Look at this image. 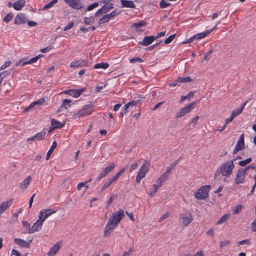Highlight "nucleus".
Wrapping results in <instances>:
<instances>
[{
  "label": "nucleus",
  "instance_id": "1",
  "mask_svg": "<svg viewBox=\"0 0 256 256\" xmlns=\"http://www.w3.org/2000/svg\"><path fill=\"white\" fill-rule=\"evenodd\" d=\"M124 218V212L122 210L114 212L108 220L107 225L104 230V236L108 237Z\"/></svg>",
  "mask_w": 256,
  "mask_h": 256
},
{
  "label": "nucleus",
  "instance_id": "2",
  "mask_svg": "<svg viewBox=\"0 0 256 256\" xmlns=\"http://www.w3.org/2000/svg\"><path fill=\"white\" fill-rule=\"evenodd\" d=\"M234 168V160L222 164L216 170L215 173V178H216L218 176L222 174L223 176H230Z\"/></svg>",
  "mask_w": 256,
  "mask_h": 256
},
{
  "label": "nucleus",
  "instance_id": "3",
  "mask_svg": "<svg viewBox=\"0 0 256 256\" xmlns=\"http://www.w3.org/2000/svg\"><path fill=\"white\" fill-rule=\"evenodd\" d=\"M210 186H202L198 188L194 194L195 198L198 200H204L208 196V193L210 190Z\"/></svg>",
  "mask_w": 256,
  "mask_h": 256
},
{
  "label": "nucleus",
  "instance_id": "4",
  "mask_svg": "<svg viewBox=\"0 0 256 256\" xmlns=\"http://www.w3.org/2000/svg\"><path fill=\"white\" fill-rule=\"evenodd\" d=\"M150 164L148 162H145L142 166L140 168L136 178V182L137 184H139L141 180L144 178L148 172Z\"/></svg>",
  "mask_w": 256,
  "mask_h": 256
},
{
  "label": "nucleus",
  "instance_id": "5",
  "mask_svg": "<svg viewBox=\"0 0 256 256\" xmlns=\"http://www.w3.org/2000/svg\"><path fill=\"white\" fill-rule=\"evenodd\" d=\"M197 102H194L184 108L180 109L179 111H178L176 115V118H182L186 114L190 113L192 110H194L196 106Z\"/></svg>",
  "mask_w": 256,
  "mask_h": 256
},
{
  "label": "nucleus",
  "instance_id": "6",
  "mask_svg": "<svg viewBox=\"0 0 256 256\" xmlns=\"http://www.w3.org/2000/svg\"><path fill=\"white\" fill-rule=\"evenodd\" d=\"M94 105L92 102H90L88 104L85 106L81 110H79L77 115L80 118L90 115L94 111Z\"/></svg>",
  "mask_w": 256,
  "mask_h": 256
},
{
  "label": "nucleus",
  "instance_id": "7",
  "mask_svg": "<svg viewBox=\"0 0 256 256\" xmlns=\"http://www.w3.org/2000/svg\"><path fill=\"white\" fill-rule=\"evenodd\" d=\"M64 2L73 9L80 10L84 8V5L80 0H64Z\"/></svg>",
  "mask_w": 256,
  "mask_h": 256
},
{
  "label": "nucleus",
  "instance_id": "8",
  "mask_svg": "<svg viewBox=\"0 0 256 256\" xmlns=\"http://www.w3.org/2000/svg\"><path fill=\"white\" fill-rule=\"evenodd\" d=\"M33 240V237H29L27 241H25L22 239L15 238L14 240V244L18 246L21 248H30V245Z\"/></svg>",
  "mask_w": 256,
  "mask_h": 256
},
{
  "label": "nucleus",
  "instance_id": "9",
  "mask_svg": "<svg viewBox=\"0 0 256 256\" xmlns=\"http://www.w3.org/2000/svg\"><path fill=\"white\" fill-rule=\"evenodd\" d=\"M246 174V170H244L243 168H240L236 172L235 183L236 184L244 183Z\"/></svg>",
  "mask_w": 256,
  "mask_h": 256
},
{
  "label": "nucleus",
  "instance_id": "10",
  "mask_svg": "<svg viewBox=\"0 0 256 256\" xmlns=\"http://www.w3.org/2000/svg\"><path fill=\"white\" fill-rule=\"evenodd\" d=\"M56 212V211L50 209H43L40 212L38 218L44 222L49 216Z\"/></svg>",
  "mask_w": 256,
  "mask_h": 256
},
{
  "label": "nucleus",
  "instance_id": "11",
  "mask_svg": "<svg viewBox=\"0 0 256 256\" xmlns=\"http://www.w3.org/2000/svg\"><path fill=\"white\" fill-rule=\"evenodd\" d=\"M84 66H90L88 60H80L77 61L72 62L70 64V68H79Z\"/></svg>",
  "mask_w": 256,
  "mask_h": 256
},
{
  "label": "nucleus",
  "instance_id": "12",
  "mask_svg": "<svg viewBox=\"0 0 256 256\" xmlns=\"http://www.w3.org/2000/svg\"><path fill=\"white\" fill-rule=\"evenodd\" d=\"M244 148V134H242L240 136V139L235 147L234 154H236L239 151L242 150Z\"/></svg>",
  "mask_w": 256,
  "mask_h": 256
},
{
  "label": "nucleus",
  "instance_id": "13",
  "mask_svg": "<svg viewBox=\"0 0 256 256\" xmlns=\"http://www.w3.org/2000/svg\"><path fill=\"white\" fill-rule=\"evenodd\" d=\"M116 166L114 163H112L110 166H106L102 173L97 178L96 180L98 181L108 176L115 168Z\"/></svg>",
  "mask_w": 256,
  "mask_h": 256
},
{
  "label": "nucleus",
  "instance_id": "14",
  "mask_svg": "<svg viewBox=\"0 0 256 256\" xmlns=\"http://www.w3.org/2000/svg\"><path fill=\"white\" fill-rule=\"evenodd\" d=\"M180 218L182 220V224L184 226H188L193 220L190 214H184L180 215Z\"/></svg>",
  "mask_w": 256,
  "mask_h": 256
},
{
  "label": "nucleus",
  "instance_id": "15",
  "mask_svg": "<svg viewBox=\"0 0 256 256\" xmlns=\"http://www.w3.org/2000/svg\"><path fill=\"white\" fill-rule=\"evenodd\" d=\"M43 222L39 218L38 220L34 224L33 226L29 228L28 233L34 234L36 232H38L41 230L42 226L43 225Z\"/></svg>",
  "mask_w": 256,
  "mask_h": 256
},
{
  "label": "nucleus",
  "instance_id": "16",
  "mask_svg": "<svg viewBox=\"0 0 256 256\" xmlns=\"http://www.w3.org/2000/svg\"><path fill=\"white\" fill-rule=\"evenodd\" d=\"M28 22V19L24 14H18L15 18L14 24L16 25H20L26 24Z\"/></svg>",
  "mask_w": 256,
  "mask_h": 256
},
{
  "label": "nucleus",
  "instance_id": "17",
  "mask_svg": "<svg viewBox=\"0 0 256 256\" xmlns=\"http://www.w3.org/2000/svg\"><path fill=\"white\" fill-rule=\"evenodd\" d=\"M156 40L154 36H146L142 41L140 42L139 44L141 46H147L151 44L153 42Z\"/></svg>",
  "mask_w": 256,
  "mask_h": 256
},
{
  "label": "nucleus",
  "instance_id": "18",
  "mask_svg": "<svg viewBox=\"0 0 256 256\" xmlns=\"http://www.w3.org/2000/svg\"><path fill=\"white\" fill-rule=\"evenodd\" d=\"M14 200L11 198L6 202H3L0 206V216L12 204Z\"/></svg>",
  "mask_w": 256,
  "mask_h": 256
},
{
  "label": "nucleus",
  "instance_id": "19",
  "mask_svg": "<svg viewBox=\"0 0 256 256\" xmlns=\"http://www.w3.org/2000/svg\"><path fill=\"white\" fill-rule=\"evenodd\" d=\"M62 244L58 242L56 243L50 250L48 254V256H54L60 250Z\"/></svg>",
  "mask_w": 256,
  "mask_h": 256
},
{
  "label": "nucleus",
  "instance_id": "20",
  "mask_svg": "<svg viewBox=\"0 0 256 256\" xmlns=\"http://www.w3.org/2000/svg\"><path fill=\"white\" fill-rule=\"evenodd\" d=\"M38 60V58H37L36 56L31 58L29 61H28V62H26L25 60V59H22V60H20L19 62H18L16 64V66H18L22 62H23L22 66H24L26 64H34V63L36 62Z\"/></svg>",
  "mask_w": 256,
  "mask_h": 256
},
{
  "label": "nucleus",
  "instance_id": "21",
  "mask_svg": "<svg viewBox=\"0 0 256 256\" xmlns=\"http://www.w3.org/2000/svg\"><path fill=\"white\" fill-rule=\"evenodd\" d=\"M120 2L123 8H136V5L132 0H120Z\"/></svg>",
  "mask_w": 256,
  "mask_h": 256
},
{
  "label": "nucleus",
  "instance_id": "22",
  "mask_svg": "<svg viewBox=\"0 0 256 256\" xmlns=\"http://www.w3.org/2000/svg\"><path fill=\"white\" fill-rule=\"evenodd\" d=\"M138 98H140L137 100H132L128 104H127L129 106V107L130 106H141L142 103L143 102L144 100L146 98L144 97H140V96H138Z\"/></svg>",
  "mask_w": 256,
  "mask_h": 256
},
{
  "label": "nucleus",
  "instance_id": "23",
  "mask_svg": "<svg viewBox=\"0 0 256 256\" xmlns=\"http://www.w3.org/2000/svg\"><path fill=\"white\" fill-rule=\"evenodd\" d=\"M26 2L24 0H18L14 2L13 7L16 10H20L25 6Z\"/></svg>",
  "mask_w": 256,
  "mask_h": 256
},
{
  "label": "nucleus",
  "instance_id": "24",
  "mask_svg": "<svg viewBox=\"0 0 256 256\" xmlns=\"http://www.w3.org/2000/svg\"><path fill=\"white\" fill-rule=\"evenodd\" d=\"M52 126H54V128L60 129L63 128L66 125V122L62 123L55 119L51 120Z\"/></svg>",
  "mask_w": 256,
  "mask_h": 256
},
{
  "label": "nucleus",
  "instance_id": "25",
  "mask_svg": "<svg viewBox=\"0 0 256 256\" xmlns=\"http://www.w3.org/2000/svg\"><path fill=\"white\" fill-rule=\"evenodd\" d=\"M72 101L70 100L65 99L63 100L62 104V106L59 108L58 110V112H60L62 111V109L64 108L66 110L68 109L67 106H70V104L72 103Z\"/></svg>",
  "mask_w": 256,
  "mask_h": 256
},
{
  "label": "nucleus",
  "instance_id": "26",
  "mask_svg": "<svg viewBox=\"0 0 256 256\" xmlns=\"http://www.w3.org/2000/svg\"><path fill=\"white\" fill-rule=\"evenodd\" d=\"M32 180V178L29 176L27 178L25 179L22 183L20 184V188L22 190H26L28 186Z\"/></svg>",
  "mask_w": 256,
  "mask_h": 256
},
{
  "label": "nucleus",
  "instance_id": "27",
  "mask_svg": "<svg viewBox=\"0 0 256 256\" xmlns=\"http://www.w3.org/2000/svg\"><path fill=\"white\" fill-rule=\"evenodd\" d=\"M213 32V30H207L205 32L200 33L196 35V40H200L206 37L208 34Z\"/></svg>",
  "mask_w": 256,
  "mask_h": 256
},
{
  "label": "nucleus",
  "instance_id": "28",
  "mask_svg": "<svg viewBox=\"0 0 256 256\" xmlns=\"http://www.w3.org/2000/svg\"><path fill=\"white\" fill-rule=\"evenodd\" d=\"M57 145H58V144H57L56 142V141H54L53 142V143H52V145L51 146L50 150H49V151L47 153L46 158V160H47L50 159V156L53 153L54 150L56 148L57 146Z\"/></svg>",
  "mask_w": 256,
  "mask_h": 256
},
{
  "label": "nucleus",
  "instance_id": "29",
  "mask_svg": "<svg viewBox=\"0 0 256 256\" xmlns=\"http://www.w3.org/2000/svg\"><path fill=\"white\" fill-rule=\"evenodd\" d=\"M110 66V64L106 62H102L100 64H96L94 66V68L95 69H100V68H102L104 70H106Z\"/></svg>",
  "mask_w": 256,
  "mask_h": 256
},
{
  "label": "nucleus",
  "instance_id": "30",
  "mask_svg": "<svg viewBox=\"0 0 256 256\" xmlns=\"http://www.w3.org/2000/svg\"><path fill=\"white\" fill-rule=\"evenodd\" d=\"M102 8L104 10V14H106L114 8V4L112 3L106 4Z\"/></svg>",
  "mask_w": 256,
  "mask_h": 256
},
{
  "label": "nucleus",
  "instance_id": "31",
  "mask_svg": "<svg viewBox=\"0 0 256 256\" xmlns=\"http://www.w3.org/2000/svg\"><path fill=\"white\" fill-rule=\"evenodd\" d=\"M76 93V90L73 89H70L68 90H65L62 92V94H64L69 95L70 96H72L74 98H77V94H74Z\"/></svg>",
  "mask_w": 256,
  "mask_h": 256
},
{
  "label": "nucleus",
  "instance_id": "32",
  "mask_svg": "<svg viewBox=\"0 0 256 256\" xmlns=\"http://www.w3.org/2000/svg\"><path fill=\"white\" fill-rule=\"evenodd\" d=\"M148 25L146 22L144 21H140L137 23H134L132 25V28H135L136 29L139 28H142L143 26H146Z\"/></svg>",
  "mask_w": 256,
  "mask_h": 256
},
{
  "label": "nucleus",
  "instance_id": "33",
  "mask_svg": "<svg viewBox=\"0 0 256 256\" xmlns=\"http://www.w3.org/2000/svg\"><path fill=\"white\" fill-rule=\"evenodd\" d=\"M178 82H180V83H187L192 82L193 79L190 76L186 78L178 77Z\"/></svg>",
  "mask_w": 256,
  "mask_h": 256
},
{
  "label": "nucleus",
  "instance_id": "34",
  "mask_svg": "<svg viewBox=\"0 0 256 256\" xmlns=\"http://www.w3.org/2000/svg\"><path fill=\"white\" fill-rule=\"evenodd\" d=\"M118 198V194H114L113 195H112L109 200L107 202V204H106V208H110V206L114 200H116V199H117V198Z\"/></svg>",
  "mask_w": 256,
  "mask_h": 256
},
{
  "label": "nucleus",
  "instance_id": "35",
  "mask_svg": "<svg viewBox=\"0 0 256 256\" xmlns=\"http://www.w3.org/2000/svg\"><path fill=\"white\" fill-rule=\"evenodd\" d=\"M230 214H224V215L222 218L217 222L218 225L222 224L224 222H226L228 218H230Z\"/></svg>",
  "mask_w": 256,
  "mask_h": 256
},
{
  "label": "nucleus",
  "instance_id": "36",
  "mask_svg": "<svg viewBox=\"0 0 256 256\" xmlns=\"http://www.w3.org/2000/svg\"><path fill=\"white\" fill-rule=\"evenodd\" d=\"M58 2V0H52L49 4H47L46 6H45L43 8L42 10H47L52 8L55 4H57Z\"/></svg>",
  "mask_w": 256,
  "mask_h": 256
},
{
  "label": "nucleus",
  "instance_id": "37",
  "mask_svg": "<svg viewBox=\"0 0 256 256\" xmlns=\"http://www.w3.org/2000/svg\"><path fill=\"white\" fill-rule=\"evenodd\" d=\"M194 92H191L187 96H182L180 102H182L186 100H190V98H192L194 96Z\"/></svg>",
  "mask_w": 256,
  "mask_h": 256
},
{
  "label": "nucleus",
  "instance_id": "38",
  "mask_svg": "<svg viewBox=\"0 0 256 256\" xmlns=\"http://www.w3.org/2000/svg\"><path fill=\"white\" fill-rule=\"evenodd\" d=\"M46 135V132L44 130L43 132H39L36 134L35 138H36V139L38 140H41L45 138Z\"/></svg>",
  "mask_w": 256,
  "mask_h": 256
},
{
  "label": "nucleus",
  "instance_id": "39",
  "mask_svg": "<svg viewBox=\"0 0 256 256\" xmlns=\"http://www.w3.org/2000/svg\"><path fill=\"white\" fill-rule=\"evenodd\" d=\"M94 18L93 16L90 18H85L84 19V23L86 24L92 25L94 23Z\"/></svg>",
  "mask_w": 256,
  "mask_h": 256
},
{
  "label": "nucleus",
  "instance_id": "40",
  "mask_svg": "<svg viewBox=\"0 0 256 256\" xmlns=\"http://www.w3.org/2000/svg\"><path fill=\"white\" fill-rule=\"evenodd\" d=\"M110 19L108 18V16L106 15H105L104 16H103L102 18H100L98 21V26L107 23L110 21Z\"/></svg>",
  "mask_w": 256,
  "mask_h": 256
},
{
  "label": "nucleus",
  "instance_id": "41",
  "mask_svg": "<svg viewBox=\"0 0 256 256\" xmlns=\"http://www.w3.org/2000/svg\"><path fill=\"white\" fill-rule=\"evenodd\" d=\"M252 162V158H248L246 160L240 162L238 163V164L242 167H244V166H246L247 164H250Z\"/></svg>",
  "mask_w": 256,
  "mask_h": 256
},
{
  "label": "nucleus",
  "instance_id": "42",
  "mask_svg": "<svg viewBox=\"0 0 256 256\" xmlns=\"http://www.w3.org/2000/svg\"><path fill=\"white\" fill-rule=\"evenodd\" d=\"M171 5L170 3L166 2L164 0H162L160 3V6L161 8H166Z\"/></svg>",
  "mask_w": 256,
  "mask_h": 256
},
{
  "label": "nucleus",
  "instance_id": "43",
  "mask_svg": "<svg viewBox=\"0 0 256 256\" xmlns=\"http://www.w3.org/2000/svg\"><path fill=\"white\" fill-rule=\"evenodd\" d=\"M158 188L156 186V184H154L152 188L151 189L150 192V196L153 198L158 190Z\"/></svg>",
  "mask_w": 256,
  "mask_h": 256
},
{
  "label": "nucleus",
  "instance_id": "44",
  "mask_svg": "<svg viewBox=\"0 0 256 256\" xmlns=\"http://www.w3.org/2000/svg\"><path fill=\"white\" fill-rule=\"evenodd\" d=\"M120 14V12H118L117 10H114L110 14H108V18L110 20L113 18H114L117 16L118 15Z\"/></svg>",
  "mask_w": 256,
  "mask_h": 256
},
{
  "label": "nucleus",
  "instance_id": "45",
  "mask_svg": "<svg viewBox=\"0 0 256 256\" xmlns=\"http://www.w3.org/2000/svg\"><path fill=\"white\" fill-rule=\"evenodd\" d=\"M243 206L240 204L234 208L233 214H238L242 210Z\"/></svg>",
  "mask_w": 256,
  "mask_h": 256
},
{
  "label": "nucleus",
  "instance_id": "46",
  "mask_svg": "<svg viewBox=\"0 0 256 256\" xmlns=\"http://www.w3.org/2000/svg\"><path fill=\"white\" fill-rule=\"evenodd\" d=\"M176 36V34L171 35L168 38H167L164 42L165 44H170L172 40L175 38Z\"/></svg>",
  "mask_w": 256,
  "mask_h": 256
},
{
  "label": "nucleus",
  "instance_id": "47",
  "mask_svg": "<svg viewBox=\"0 0 256 256\" xmlns=\"http://www.w3.org/2000/svg\"><path fill=\"white\" fill-rule=\"evenodd\" d=\"M14 16L12 13L7 14L3 20L5 22L8 23L13 18Z\"/></svg>",
  "mask_w": 256,
  "mask_h": 256
},
{
  "label": "nucleus",
  "instance_id": "48",
  "mask_svg": "<svg viewBox=\"0 0 256 256\" xmlns=\"http://www.w3.org/2000/svg\"><path fill=\"white\" fill-rule=\"evenodd\" d=\"M114 182H112V180L110 179L109 180H108L102 187V191L105 190H106L108 188H109L111 184H112Z\"/></svg>",
  "mask_w": 256,
  "mask_h": 256
},
{
  "label": "nucleus",
  "instance_id": "49",
  "mask_svg": "<svg viewBox=\"0 0 256 256\" xmlns=\"http://www.w3.org/2000/svg\"><path fill=\"white\" fill-rule=\"evenodd\" d=\"M74 26V22H71L68 24V25L65 26L64 28V32L68 31L70 29H72Z\"/></svg>",
  "mask_w": 256,
  "mask_h": 256
},
{
  "label": "nucleus",
  "instance_id": "50",
  "mask_svg": "<svg viewBox=\"0 0 256 256\" xmlns=\"http://www.w3.org/2000/svg\"><path fill=\"white\" fill-rule=\"evenodd\" d=\"M129 108V106L127 104H126L122 108V111L120 114L122 116H123L124 114H126L128 112V108Z\"/></svg>",
  "mask_w": 256,
  "mask_h": 256
},
{
  "label": "nucleus",
  "instance_id": "51",
  "mask_svg": "<svg viewBox=\"0 0 256 256\" xmlns=\"http://www.w3.org/2000/svg\"><path fill=\"white\" fill-rule=\"evenodd\" d=\"M144 62V60L139 57L134 58L130 60V62L132 64H134L136 62Z\"/></svg>",
  "mask_w": 256,
  "mask_h": 256
},
{
  "label": "nucleus",
  "instance_id": "52",
  "mask_svg": "<svg viewBox=\"0 0 256 256\" xmlns=\"http://www.w3.org/2000/svg\"><path fill=\"white\" fill-rule=\"evenodd\" d=\"M12 62L10 60L6 62L0 68V70H5L6 68L10 66Z\"/></svg>",
  "mask_w": 256,
  "mask_h": 256
},
{
  "label": "nucleus",
  "instance_id": "53",
  "mask_svg": "<svg viewBox=\"0 0 256 256\" xmlns=\"http://www.w3.org/2000/svg\"><path fill=\"white\" fill-rule=\"evenodd\" d=\"M53 48H54L52 46H49L44 48L40 50V52H42V53L46 54V53L49 52L50 50H51L52 49H53Z\"/></svg>",
  "mask_w": 256,
  "mask_h": 256
},
{
  "label": "nucleus",
  "instance_id": "54",
  "mask_svg": "<svg viewBox=\"0 0 256 256\" xmlns=\"http://www.w3.org/2000/svg\"><path fill=\"white\" fill-rule=\"evenodd\" d=\"M96 29L95 26H90L88 28H80V30L83 32H88L89 30H91L92 31L95 30Z\"/></svg>",
  "mask_w": 256,
  "mask_h": 256
},
{
  "label": "nucleus",
  "instance_id": "55",
  "mask_svg": "<svg viewBox=\"0 0 256 256\" xmlns=\"http://www.w3.org/2000/svg\"><path fill=\"white\" fill-rule=\"evenodd\" d=\"M134 249L133 248H130L128 252H125L124 253L123 256H130L133 254Z\"/></svg>",
  "mask_w": 256,
  "mask_h": 256
},
{
  "label": "nucleus",
  "instance_id": "56",
  "mask_svg": "<svg viewBox=\"0 0 256 256\" xmlns=\"http://www.w3.org/2000/svg\"><path fill=\"white\" fill-rule=\"evenodd\" d=\"M182 160V157H180L176 160L170 164V166L174 168Z\"/></svg>",
  "mask_w": 256,
  "mask_h": 256
},
{
  "label": "nucleus",
  "instance_id": "57",
  "mask_svg": "<svg viewBox=\"0 0 256 256\" xmlns=\"http://www.w3.org/2000/svg\"><path fill=\"white\" fill-rule=\"evenodd\" d=\"M45 102V100L44 98H41L38 100L36 102H32L33 105L35 106L36 105L40 106L42 105L44 102Z\"/></svg>",
  "mask_w": 256,
  "mask_h": 256
},
{
  "label": "nucleus",
  "instance_id": "58",
  "mask_svg": "<svg viewBox=\"0 0 256 256\" xmlns=\"http://www.w3.org/2000/svg\"><path fill=\"white\" fill-rule=\"evenodd\" d=\"M168 178L166 176L163 174L158 180L163 184L166 181Z\"/></svg>",
  "mask_w": 256,
  "mask_h": 256
},
{
  "label": "nucleus",
  "instance_id": "59",
  "mask_svg": "<svg viewBox=\"0 0 256 256\" xmlns=\"http://www.w3.org/2000/svg\"><path fill=\"white\" fill-rule=\"evenodd\" d=\"M168 178L166 176L163 174L158 180L163 184L166 181Z\"/></svg>",
  "mask_w": 256,
  "mask_h": 256
},
{
  "label": "nucleus",
  "instance_id": "60",
  "mask_svg": "<svg viewBox=\"0 0 256 256\" xmlns=\"http://www.w3.org/2000/svg\"><path fill=\"white\" fill-rule=\"evenodd\" d=\"M230 241L228 240H224V241H221L220 242V247L223 248L224 246H228L230 244Z\"/></svg>",
  "mask_w": 256,
  "mask_h": 256
},
{
  "label": "nucleus",
  "instance_id": "61",
  "mask_svg": "<svg viewBox=\"0 0 256 256\" xmlns=\"http://www.w3.org/2000/svg\"><path fill=\"white\" fill-rule=\"evenodd\" d=\"M238 244V245L246 244L248 246L250 244V240H243L242 241L239 242Z\"/></svg>",
  "mask_w": 256,
  "mask_h": 256
},
{
  "label": "nucleus",
  "instance_id": "62",
  "mask_svg": "<svg viewBox=\"0 0 256 256\" xmlns=\"http://www.w3.org/2000/svg\"><path fill=\"white\" fill-rule=\"evenodd\" d=\"M92 181V179H90L88 182H86V183L84 182H82V183H80L78 186V190H80L82 188H84V186H86V184Z\"/></svg>",
  "mask_w": 256,
  "mask_h": 256
},
{
  "label": "nucleus",
  "instance_id": "63",
  "mask_svg": "<svg viewBox=\"0 0 256 256\" xmlns=\"http://www.w3.org/2000/svg\"><path fill=\"white\" fill-rule=\"evenodd\" d=\"M138 167V165L136 162H135L134 164H131L130 170V172H132L134 170H136Z\"/></svg>",
  "mask_w": 256,
  "mask_h": 256
},
{
  "label": "nucleus",
  "instance_id": "64",
  "mask_svg": "<svg viewBox=\"0 0 256 256\" xmlns=\"http://www.w3.org/2000/svg\"><path fill=\"white\" fill-rule=\"evenodd\" d=\"M102 14H104V10H102V8L98 10L95 14L96 17H100L101 16Z\"/></svg>",
  "mask_w": 256,
  "mask_h": 256
}]
</instances>
